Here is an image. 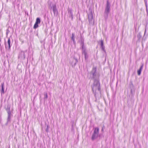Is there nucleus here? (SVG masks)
Returning <instances> with one entry per match:
<instances>
[{
	"instance_id": "f257e3e1",
	"label": "nucleus",
	"mask_w": 148,
	"mask_h": 148,
	"mask_svg": "<svg viewBox=\"0 0 148 148\" xmlns=\"http://www.w3.org/2000/svg\"><path fill=\"white\" fill-rule=\"evenodd\" d=\"M93 93L94 94L96 99H99L101 97L100 85L98 81L95 80L92 86Z\"/></svg>"
},
{
	"instance_id": "f03ea898",
	"label": "nucleus",
	"mask_w": 148,
	"mask_h": 148,
	"mask_svg": "<svg viewBox=\"0 0 148 148\" xmlns=\"http://www.w3.org/2000/svg\"><path fill=\"white\" fill-rule=\"evenodd\" d=\"M110 5L108 0L107 1V3L104 11V14L107 17L110 11Z\"/></svg>"
},
{
	"instance_id": "7ed1b4c3",
	"label": "nucleus",
	"mask_w": 148,
	"mask_h": 148,
	"mask_svg": "<svg viewBox=\"0 0 148 148\" xmlns=\"http://www.w3.org/2000/svg\"><path fill=\"white\" fill-rule=\"evenodd\" d=\"M99 130L98 127H97L95 128L91 138V139L92 140H94L98 137L99 134Z\"/></svg>"
},
{
	"instance_id": "20e7f679",
	"label": "nucleus",
	"mask_w": 148,
	"mask_h": 148,
	"mask_svg": "<svg viewBox=\"0 0 148 148\" xmlns=\"http://www.w3.org/2000/svg\"><path fill=\"white\" fill-rule=\"evenodd\" d=\"M88 21L90 24L93 25L94 23V20L93 18L92 12H90L88 14Z\"/></svg>"
},
{
	"instance_id": "39448f33",
	"label": "nucleus",
	"mask_w": 148,
	"mask_h": 148,
	"mask_svg": "<svg viewBox=\"0 0 148 148\" xmlns=\"http://www.w3.org/2000/svg\"><path fill=\"white\" fill-rule=\"evenodd\" d=\"M51 9H52L54 13V16H57L58 15V11L56 8V5L55 4H54L52 5L51 6L50 5Z\"/></svg>"
},
{
	"instance_id": "423d86ee",
	"label": "nucleus",
	"mask_w": 148,
	"mask_h": 148,
	"mask_svg": "<svg viewBox=\"0 0 148 148\" xmlns=\"http://www.w3.org/2000/svg\"><path fill=\"white\" fill-rule=\"evenodd\" d=\"M82 54L84 56L85 60H87L88 58V56L87 54L86 49L84 47L83 43L82 45Z\"/></svg>"
},
{
	"instance_id": "0eeeda50",
	"label": "nucleus",
	"mask_w": 148,
	"mask_h": 148,
	"mask_svg": "<svg viewBox=\"0 0 148 148\" xmlns=\"http://www.w3.org/2000/svg\"><path fill=\"white\" fill-rule=\"evenodd\" d=\"M78 61L77 59L75 58L72 59V61H70V63L71 64L73 67L75 66Z\"/></svg>"
},
{
	"instance_id": "6e6552de",
	"label": "nucleus",
	"mask_w": 148,
	"mask_h": 148,
	"mask_svg": "<svg viewBox=\"0 0 148 148\" xmlns=\"http://www.w3.org/2000/svg\"><path fill=\"white\" fill-rule=\"evenodd\" d=\"M96 68H93L92 71L91 72V74L92 75L93 77L95 76V73L96 71Z\"/></svg>"
},
{
	"instance_id": "1a4fd4ad",
	"label": "nucleus",
	"mask_w": 148,
	"mask_h": 148,
	"mask_svg": "<svg viewBox=\"0 0 148 148\" xmlns=\"http://www.w3.org/2000/svg\"><path fill=\"white\" fill-rule=\"evenodd\" d=\"M68 12L69 14V16L70 17H71V19H73V14L72 12V10L70 9H69L68 11Z\"/></svg>"
},
{
	"instance_id": "9d476101",
	"label": "nucleus",
	"mask_w": 148,
	"mask_h": 148,
	"mask_svg": "<svg viewBox=\"0 0 148 148\" xmlns=\"http://www.w3.org/2000/svg\"><path fill=\"white\" fill-rule=\"evenodd\" d=\"M143 64H142L141 66H140V69L138 71H137V73L138 74V75H140L141 73V71L142 70V69L143 68Z\"/></svg>"
},
{
	"instance_id": "9b49d317",
	"label": "nucleus",
	"mask_w": 148,
	"mask_h": 148,
	"mask_svg": "<svg viewBox=\"0 0 148 148\" xmlns=\"http://www.w3.org/2000/svg\"><path fill=\"white\" fill-rule=\"evenodd\" d=\"M74 36L75 34L74 33H73L72 34V36L71 38V39L73 41L74 43H75Z\"/></svg>"
},
{
	"instance_id": "f8f14e48",
	"label": "nucleus",
	"mask_w": 148,
	"mask_h": 148,
	"mask_svg": "<svg viewBox=\"0 0 148 148\" xmlns=\"http://www.w3.org/2000/svg\"><path fill=\"white\" fill-rule=\"evenodd\" d=\"M35 23L38 24H39L40 23V18H37L36 19Z\"/></svg>"
},
{
	"instance_id": "ddd939ff",
	"label": "nucleus",
	"mask_w": 148,
	"mask_h": 148,
	"mask_svg": "<svg viewBox=\"0 0 148 148\" xmlns=\"http://www.w3.org/2000/svg\"><path fill=\"white\" fill-rule=\"evenodd\" d=\"M5 109L7 111L8 114V119L9 118V109L8 108H6V107H5Z\"/></svg>"
},
{
	"instance_id": "4468645a",
	"label": "nucleus",
	"mask_w": 148,
	"mask_h": 148,
	"mask_svg": "<svg viewBox=\"0 0 148 148\" xmlns=\"http://www.w3.org/2000/svg\"><path fill=\"white\" fill-rule=\"evenodd\" d=\"M38 24L35 23L34 26V27H33L34 28V29H36L37 28H38Z\"/></svg>"
},
{
	"instance_id": "2eb2a0df",
	"label": "nucleus",
	"mask_w": 148,
	"mask_h": 148,
	"mask_svg": "<svg viewBox=\"0 0 148 148\" xmlns=\"http://www.w3.org/2000/svg\"><path fill=\"white\" fill-rule=\"evenodd\" d=\"M1 94L4 93L3 84L1 85Z\"/></svg>"
},
{
	"instance_id": "dca6fc26",
	"label": "nucleus",
	"mask_w": 148,
	"mask_h": 148,
	"mask_svg": "<svg viewBox=\"0 0 148 148\" xmlns=\"http://www.w3.org/2000/svg\"><path fill=\"white\" fill-rule=\"evenodd\" d=\"M141 35L140 33H139L137 35V38L138 39H140L141 38Z\"/></svg>"
},
{
	"instance_id": "f3484780",
	"label": "nucleus",
	"mask_w": 148,
	"mask_h": 148,
	"mask_svg": "<svg viewBox=\"0 0 148 148\" xmlns=\"http://www.w3.org/2000/svg\"><path fill=\"white\" fill-rule=\"evenodd\" d=\"M47 97H48V96H47V93H45V94H44V99H47Z\"/></svg>"
},
{
	"instance_id": "a211bd4d",
	"label": "nucleus",
	"mask_w": 148,
	"mask_h": 148,
	"mask_svg": "<svg viewBox=\"0 0 148 148\" xmlns=\"http://www.w3.org/2000/svg\"><path fill=\"white\" fill-rule=\"evenodd\" d=\"M50 128V127L49 125H47V128L46 130V131L47 132H48L49 131V129Z\"/></svg>"
},
{
	"instance_id": "6ab92c4d",
	"label": "nucleus",
	"mask_w": 148,
	"mask_h": 148,
	"mask_svg": "<svg viewBox=\"0 0 148 148\" xmlns=\"http://www.w3.org/2000/svg\"><path fill=\"white\" fill-rule=\"evenodd\" d=\"M100 42H101V46H102L103 45V40H101L100 41Z\"/></svg>"
},
{
	"instance_id": "aec40b11",
	"label": "nucleus",
	"mask_w": 148,
	"mask_h": 148,
	"mask_svg": "<svg viewBox=\"0 0 148 148\" xmlns=\"http://www.w3.org/2000/svg\"><path fill=\"white\" fill-rule=\"evenodd\" d=\"M102 49L103 50L105 51V47L104 45L101 46Z\"/></svg>"
},
{
	"instance_id": "412c9836",
	"label": "nucleus",
	"mask_w": 148,
	"mask_h": 148,
	"mask_svg": "<svg viewBox=\"0 0 148 148\" xmlns=\"http://www.w3.org/2000/svg\"><path fill=\"white\" fill-rule=\"evenodd\" d=\"M145 5H146V8L147 11V1H145Z\"/></svg>"
},
{
	"instance_id": "4be33fe9",
	"label": "nucleus",
	"mask_w": 148,
	"mask_h": 148,
	"mask_svg": "<svg viewBox=\"0 0 148 148\" xmlns=\"http://www.w3.org/2000/svg\"><path fill=\"white\" fill-rule=\"evenodd\" d=\"M8 33H9V30H8V29H7V32H6V34L7 35H8Z\"/></svg>"
},
{
	"instance_id": "5701e85b",
	"label": "nucleus",
	"mask_w": 148,
	"mask_h": 148,
	"mask_svg": "<svg viewBox=\"0 0 148 148\" xmlns=\"http://www.w3.org/2000/svg\"><path fill=\"white\" fill-rule=\"evenodd\" d=\"M8 45L9 47V38L8 40Z\"/></svg>"
},
{
	"instance_id": "b1692460",
	"label": "nucleus",
	"mask_w": 148,
	"mask_h": 148,
	"mask_svg": "<svg viewBox=\"0 0 148 148\" xmlns=\"http://www.w3.org/2000/svg\"><path fill=\"white\" fill-rule=\"evenodd\" d=\"M146 31V29H145V32L144 35H145V34Z\"/></svg>"
},
{
	"instance_id": "393cba45",
	"label": "nucleus",
	"mask_w": 148,
	"mask_h": 148,
	"mask_svg": "<svg viewBox=\"0 0 148 148\" xmlns=\"http://www.w3.org/2000/svg\"><path fill=\"white\" fill-rule=\"evenodd\" d=\"M103 128H102V130H101V131H103Z\"/></svg>"
}]
</instances>
